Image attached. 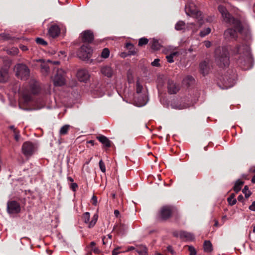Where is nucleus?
<instances>
[{
  "label": "nucleus",
  "mask_w": 255,
  "mask_h": 255,
  "mask_svg": "<svg viewBox=\"0 0 255 255\" xmlns=\"http://www.w3.org/2000/svg\"><path fill=\"white\" fill-rule=\"evenodd\" d=\"M218 10L221 13L224 20L234 27V28H228L225 31V38L229 40L236 39L238 36V32H240L242 30L240 21L232 17L225 6L222 5H219Z\"/></svg>",
  "instance_id": "obj_1"
},
{
  "label": "nucleus",
  "mask_w": 255,
  "mask_h": 255,
  "mask_svg": "<svg viewBox=\"0 0 255 255\" xmlns=\"http://www.w3.org/2000/svg\"><path fill=\"white\" fill-rule=\"evenodd\" d=\"M235 54L240 55L237 62L243 69H247L252 61V57L248 47L244 45L237 46Z\"/></svg>",
  "instance_id": "obj_2"
},
{
  "label": "nucleus",
  "mask_w": 255,
  "mask_h": 255,
  "mask_svg": "<svg viewBox=\"0 0 255 255\" xmlns=\"http://www.w3.org/2000/svg\"><path fill=\"white\" fill-rule=\"evenodd\" d=\"M217 64L221 67L228 66L230 63L228 49L226 47H217L215 51Z\"/></svg>",
  "instance_id": "obj_3"
},
{
  "label": "nucleus",
  "mask_w": 255,
  "mask_h": 255,
  "mask_svg": "<svg viewBox=\"0 0 255 255\" xmlns=\"http://www.w3.org/2000/svg\"><path fill=\"white\" fill-rule=\"evenodd\" d=\"M185 11L187 15L195 17L199 21L202 19L201 11H199L195 3L190 2L185 5Z\"/></svg>",
  "instance_id": "obj_4"
},
{
  "label": "nucleus",
  "mask_w": 255,
  "mask_h": 255,
  "mask_svg": "<svg viewBox=\"0 0 255 255\" xmlns=\"http://www.w3.org/2000/svg\"><path fill=\"white\" fill-rule=\"evenodd\" d=\"M15 70L16 76L21 80H26L29 76V69L25 64H17L15 66Z\"/></svg>",
  "instance_id": "obj_5"
},
{
  "label": "nucleus",
  "mask_w": 255,
  "mask_h": 255,
  "mask_svg": "<svg viewBox=\"0 0 255 255\" xmlns=\"http://www.w3.org/2000/svg\"><path fill=\"white\" fill-rule=\"evenodd\" d=\"M54 85L55 86H61L65 84V73L61 69L57 70L56 74L53 78Z\"/></svg>",
  "instance_id": "obj_6"
},
{
  "label": "nucleus",
  "mask_w": 255,
  "mask_h": 255,
  "mask_svg": "<svg viewBox=\"0 0 255 255\" xmlns=\"http://www.w3.org/2000/svg\"><path fill=\"white\" fill-rule=\"evenodd\" d=\"M92 53V49L89 45L86 44L83 45L78 50L77 55L82 60H86L90 58Z\"/></svg>",
  "instance_id": "obj_7"
},
{
  "label": "nucleus",
  "mask_w": 255,
  "mask_h": 255,
  "mask_svg": "<svg viewBox=\"0 0 255 255\" xmlns=\"http://www.w3.org/2000/svg\"><path fill=\"white\" fill-rule=\"evenodd\" d=\"M36 145L29 141L24 142L22 146V153L27 157L31 156L36 151Z\"/></svg>",
  "instance_id": "obj_8"
},
{
  "label": "nucleus",
  "mask_w": 255,
  "mask_h": 255,
  "mask_svg": "<svg viewBox=\"0 0 255 255\" xmlns=\"http://www.w3.org/2000/svg\"><path fill=\"white\" fill-rule=\"evenodd\" d=\"M90 218V214L89 212H85L83 214L82 216V220L85 223H89L88 227L89 228H93L96 222H97L98 215L97 214H95L92 217V220L90 222H89Z\"/></svg>",
  "instance_id": "obj_9"
},
{
  "label": "nucleus",
  "mask_w": 255,
  "mask_h": 255,
  "mask_svg": "<svg viewBox=\"0 0 255 255\" xmlns=\"http://www.w3.org/2000/svg\"><path fill=\"white\" fill-rule=\"evenodd\" d=\"M7 210L9 213H18L20 211V207L15 201H9L7 205Z\"/></svg>",
  "instance_id": "obj_10"
},
{
  "label": "nucleus",
  "mask_w": 255,
  "mask_h": 255,
  "mask_svg": "<svg viewBox=\"0 0 255 255\" xmlns=\"http://www.w3.org/2000/svg\"><path fill=\"white\" fill-rule=\"evenodd\" d=\"M77 77L80 81L86 82L90 78V75L87 70L82 69L78 71Z\"/></svg>",
  "instance_id": "obj_11"
},
{
  "label": "nucleus",
  "mask_w": 255,
  "mask_h": 255,
  "mask_svg": "<svg viewBox=\"0 0 255 255\" xmlns=\"http://www.w3.org/2000/svg\"><path fill=\"white\" fill-rule=\"evenodd\" d=\"M172 213V208L170 206H166L162 207L160 211L161 218L163 220L168 219Z\"/></svg>",
  "instance_id": "obj_12"
},
{
  "label": "nucleus",
  "mask_w": 255,
  "mask_h": 255,
  "mask_svg": "<svg viewBox=\"0 0 255 255\" xmlns=\"http://www.w3.org/2000/svg\"><path fill=\"white\" fill-rule=\"evenodd\" d=\"M60 32V28L56 24H53L50 26L48 29V34L52 38L57 37Z\"/></svg>",
  "instance_id": "obj_13"
},
{
  "label": "nucleus",
  "mask_w": 255,
  "mask_h": 255,
  "mask_svg": "<svg viewBox=\"0 0 255 255\" xmlns=\"http://www.w3.org/2000/svg\"><path fill=\"white\" fill-rule=\"evenodd\" d=\"M194 25L193 23H188L187 25L183 21H179L175 24V28L177 30H184L186 28L192 29V26Z\"/></svg>",
  "instance_id": "obj_14"
},
{
  "label": "nucleus",
  "mask_w": 255,
  "mask_h": 255,
  "mask_svg": "<svg viewBox=\"0 0 255 255\" xmlns=\"http://www.w3.org/2000/svg\"><path fill=\"white\" fill-rule=\"evenodd\" d=\"M82 40L84 42H91L94 39V34L92 31L88 30L82 33Z\"/></svg>",
  "instance_id": "obj_15"
},
{
  "label": "nucleus",
  "mask_w": 255,
  "mask_h": 255,
  "mask_svg": "<svg viewBox=\"0 0 255 255\" xmlns=\"http://www.w3.org/2000/svg\"><path fill=\"white\" fill-rule=\"evenodd\" d=\"M168 93L170 94H176L179 90L178 85H176L173 81L169 80L167 86Z\"/></svg>",
  "instance_id": "obj_16"
},
{
  "label": "nucleus",
  "mask_w": 255,
  "mask_h": 255,
  "mask_svg": "<svg viewBox=\"0 0 255 255\" xmlns=\"http://www.w3.org/2000/svg\"><path fill=\"white\" fill-rule=\"evenodd\" d=\"M134 102L136 106L138 107H142L144 106L147 103V98L145 95L141 94L140 96L134 97Z\"/></svg>",
  "instance_id": "obj_17"
},
{
  "label": "nucleus",
  "mask_w": 255,
  "mask_h": 255,
  "mask_svg": "<svg viewBox=\"0 0 255 255\" xmlns=\"http://www.w3.org/2000/svg\"><path fill=\"white\" fill-rule=\"evenodd\" d=\"M101 73L108 77H111L114 74L113 69L109 66H105L101 68Z\"/></svg>",
  "instance_id": "obj_18"
},
{
  "label": "nucleus",
  "mask_w": 255,
  "mask_h": 255,
  "mask_svg": "<svg viewBox=\"0 0 255 255\" xmlns=\"http://www.w3.org/2000/svg\"><path fill=\"white\" fill-rule=\"evenodd\" d=\"M200 70L203 75H207L209 71V63L205 61L201 62L200 64Z\"/></svg>",
  "instance_id": "obj_19"
},
{
  "label": "nucleus",
  "mask_w": 255,
  "mask_h": 255,
  "mask_svg": "<svg viewBox=\"0 0 255 255\" xmlns=\"http://www.w3.org/2000/svg\"><path fill=\"white\" fill-rule=\"evenodd\" d=\"M180 239L187 241H191L194 239V236L190 233L185 231H181L180 234Z\"/></svg>",
  "instance_id": "obj_20"
},
{
  "label": "nucleus",
  "mask_w": 255,
  "mask_h": 255,
  "mask_svg": "<svg viewBox=\"0 0 255 255\" xmlns=\"http://www.w3.org/2000/svg\"><path fill=\"white\" fill-rule=\"evenodd\" d=\"M97 139L107 147H110L111 146V141L104 135H99L97 136Z\"/></svg>",
  "instance_id": "obj_21"
},
{
  "label": "nucleus",
  "mask_w": 255,
  "mask_h": 255,
  "mask_svg": "<svg viewBox=\"0 0 255 255\" xmlns=\"http://www.w3.org/2000/svg\"><path fill=\"white\" fill-rule=\"evenodd\" d=\"M8 77V70L5 68H0V82H5Z\"/></svg>",
  "instance_id": "obj_22"
},
{
  "label": "nucleus",
  "mask_w": 255,
  "mask_h": 255,
  "mask_svg": "<svg viewBox=\"0 0 255 255\" xmlns=\"http://www.w3.org/2000/svg\"><path fill=\"white\" fill-rule=\"evenodd\" d=\"M234 84L235 81L234 79L231 78L227 79L226 77L224 78V87L223 89H228L231 88L234 86Z\"/></svg>",
  "instance_id": "obj_23"
},
{
  "label": "nucleus",
  "mask_w": 255,
  "mask_h": 255,
  "mask_svg": "<svg viewBox=\"0 0 255 255\" xmlns=\"http://www.w3.org/2000/svg\"><path fill=\"white\" fill-rule=\"evenodd\" d=\"M180 55V53L177 51L171 52L169 55L166 56V58L169 63H173L174 62V58L177 57Z\"/></svg>",
  "instance_id": "obj_24"
},
{
  "label": "nucleus",
  "mask_w": 255,
  "mask_h": 255,
  "mask_svg": "<svg viewBox=\"0 0 255 255\" xmlns=\"http://www.w3.org/2000/svg\"><path fill=\"white\" fill-rule=\"evenodd\" d=\"M39 61L41 62V72L44 75H47L49 71V67L47 64L44 62L43 60L40 59Z\"/></svg>",
  "instance_id": "obj_25"
},
{
  "label": "nucleus",
  "mask_w": 255,
  "mask_h": 255,
  "mask_svg": "<svg viewBox=\"0 0 255 255\" xmlns=\"http://www.w3.org/2000/svg\"><path fill=\"white\" fill-rule=\"evenodd\" d=\"M171 106L172 108L178 109V110H182L184 109L187 108L189 107L190 106L188 104H175V103H172L171 104Z\"/></svg>",
  "instance_id": "obj_26"
},
{
  "label": "nucleus",
  "mask_w": 255,
  "mask_h": 255,
  "mask_svg": "<svg viewBox=\"0 0 255 255\" xmlns=\"http://www.w3.org/2000/svg\"><path fill=\"white\" fill-rule=\"evenodd\" d=\"M204 250L205 252L210 253L212 251V245L209 241H205L204 243Z\"/></svg>",
  "instance_id": "obj_27"
},
{
  "label": "nucleus",
  "mask_w": 255,
  "mask_h": 255,
  "mask_svg": "<svg viewBox=\"0 0 255 255\" xmlns=\"http://www.w3.org/2000/svg\"><path fill=\"white\" fill-rule=\"evenodd\" d=\"M244 183V182L240 180H237L234 186V190L236 192H238L240 191Z\"/></svg>",
  "instance_id": "obj_28"
},
{
  "label": "nucleus",
  "mask_w": 255,
  "mask_h": 255,
  "mask_svg": "<svg viewBox=\"0 0 255 255\" xmlns=\"http://www.w3.org/2000/svg\"><path fill=\"white\" fill-rule=\"evenodd\" d=\"M70 128V126L69 125H64L61 128L60 130H59V134L60 135H65L68 133V130Z\"/></svg>",
  "instance_id": "obj_29"
},
{
  "label": "nucleus",
  "mask_w": 255,
  "mask_h": 255,
  "mask_svg": "<svg viewBox=\"0 0 255 255\" xmlns=\"http://www.w3.org/2000/svg\"><path fill=\"white\" fill-rule=\"evenodd\" d=\"M126 47L129 49L128 55H133L136 54V51L132 44L128 43L126 44Z\"/></svg>",
  "instance_id": "obj_30"
},
{
  "label": "nucleus",
  "mask_w": 255,
  "mask_h": 255,
  "mask_svg": "<svg viewBox=\"0 0 255 255\" xmlns=\"http://www.w3.org/2000/svg\"><path fill=\"white\" fill-rule=\"evenodd\" d=\"M136 252L139 255H147V249L144 246H141L139 248L136 250Z\"/></svg>",
  "instance_id": "obj_31"
},
{
  "label": "nucleus",
  "mask_w": 255,
  "mask_h": 255,
  "mask_svg": "<svg viewBox=\"0 0 255 255\" xmlns=\"http://www.w3.org/2000/svg\"><path fill=\"white\" fill-rule=\"evenodd\" d=\"M161 45L158 40L153 39L152 41L151 48L154 50H158L160 49Z\"/></svg>",
  "instance_id": "obj_32"
},
{
  "label": "nucleus",
  "mask_w": 255,
  "mask_h": 255,
  "mask_svg": "<svg viewBox=\"0 0 255 255\" xmlns=\"http://www.w3.org/2000/svg\"><path fill=\"white\" fill-rule=\"evenodd\" d=\"M194 80V79L192 76H188L186 77H185L184 78V79L183 80V83H184V84H185L188 86H189L191 84H192L193 83Z\"/></svg>",
  "instance_id": "obj_33"
},
{
  "label": "nucleus",
  "mask_w": 255,
  "mask_h": 255,
  "mask_svg": "<svg viewBox=\"0 0 255 255\" xmlns=\"http://www.w3.org/2000/svg\"><path fill=\"white\" fill-rule=\"evenodd\" d=\"M23 98L24 102L26 104L32 101V96L29 94H23Z\"/></svg>",
  "instance_id": "obj_34"
},
{
  "label": "nucleus",
  "mask_w": 255,
  "mask_h": 255,
  "mask_svg": "<svg viewBox=\"0 0 255 255\" xmlns=\"http://www.w3.org/2000/svg\"><path fill=\"white\" fill-rule=\"evenodd\" d=\"M31 92L34 94H37L38 93L39 89L36 83H34L30 86Z\"/></svg>",
  "instance_id": "obj_35"
},
{
  "label": "nucleus",
  "mask_w": 255,
  "mask_h": 255,
  "mask_svg": "<svg viewBox=\"0 0 255 255\" xmlns=\"http://www.w3.org/2000/svg\"><path fill=\"white\" fill-rule=\"evenodd\" d=\"M143 89L142 86L140 83L139 80H137L136 83V92L137 94H141V91Z\"/></svg>",
  "instance_id": "obj_36"
},
{
  "label": "nucleus",
  "mask_w": 255,
  "mask_h": 255,
  "mask_svg": "<svg viewBox=\"0 0 255 255\" xmlns=\"http://www.w3.org/2000/svg\"><path fill=\"white\" fill-rule=\"evenodd\" d=\"M228 201L229 202V204L233 206L235 205L236 203L237 200L235 198V195L234 194H232L228 198Z\"/></svg>",
  "instance_id": "obj_37"
},
{
  "label": "nucleus",
  "mask_w": 255,
  "mask_h": 255,
  "mask_svg": "<svg viewBox=\"0 0 255 255\" xmlns=\"http://www.w3.org/2000/svg\"><path fill=\"white\" fill-rule=\"evenodd\" d=\"M109 55L110 50L107 48H104L101 53V57L103 58H108L109 56Z\"/></svg>",
  "instance_id": "obj_38"
},
{
  "label": "nucleus",
  "mask_w": 255,
  "mask_h": 255,
  "mask_svg": "<svg viewBox=\"0 0 255 255\" xmlns=\"http://www.w3.org/2000/svg\"><path fill=\"white\" fill-rule=\"evenodd\" d=\"M211 32V28L209 27H207L206 29L200 31V35L201 37H204L206 35H208Z\"/></svg>",
  "instance_id": "obj_39"
},
{
  "label": "nucleus",
  "mask_w": 255,
  "mask_h": 255,
  "mask_svg": "<svg viewBox=\"0 0 255 255\" xmlns=\"http://www.w3.org/2000/svg\"><path fill=\"white\" fill-rule=\"evenodd\" d=\"M19 50L16 47H12L11 49L7 50V53L11 55H16L18 54Z\"/></svg>",
  "instance_id": "obj_40"
},
{
  "label": "nucleus",
  "mask_w": 255,
  "mask_h": 255,
  "mask_svg": "<svg viewBox=\"0 0 255 255\" xmlns=\"http://www.w3.org/2000/svg\"><path fill=\"white\" fill-rule=\"evenodd\" d=\"M243 192L245 194V196L246 198H249L251 195V192L249 190L247 186H245L244 187V189H243Z\"/></svg>",
  "instance_id": "obj_41"
},
{
  "label": "nucleus",
  "mask_w": 255,
  "mask_h": 255,
  "mask_svg": "<svg viewBox=\"0 0 255 255\" xmlns=\"http://www.w3.org/2000/svg\"><path fill=\"white\" fill-rule=\"evenodd\" d=\"M148 42V40L145 38H141L139 39L138 45L139 46H142L143 45L146 44Z\"/></svg>",
  "instance_id": "obj_42"
},
{
  "label": "nucleus",
  "mask_w": 255,
  "mask_h": 255,
  "mask_svg": "<svg viewBox=\"0 0 255 255\" xmlns=\"http://www.w3.org/2000/svg\"><path fill=\"white\" fill-rule=\"evenodd\" d=\"M188 251L190 252L189 255H196L197 254L196 251L193 246H189Z\"/></svg>",
  "instance_id": "obj_43"
},
{
  "label": "nucleus",
  "mask_w": 255,
  "mask_h": 255,
  "mask_svg": "<svg viewBox=\"0 0 255 255\" xmlns=\"http://www.w3.org/2000/svg\"><path fill=\"white\" fill-rule=\"evenodd\" d=\"M99 167L102 172L103 173L106 172L105 165L102 160H100L99 161Z\"/></svg>",
  "instance_id": "obj_44"
},
{
  "label": "nucleus",
  "mask_w": 255,
  "mask_h": 255,
  "mask_svg": "<svg viewBox=\"0 0 255 255\" xmlns=\"http://www.w3.org/2000/svg\"><path fill=\"white\" fill-rule=\"evenodd\" d=\"M36 42L37 43L42 45H45L47 44V42L44 39L41 38H37L36 39Z\"/></svg>",
  "instance_id": "obj_45"
},
{
  "label": "nucleus",
  "mask_w": 255,
  "mask_h": 255,
  "mask_svg": "<svg viewBox=\"0 0 255 255\" xmlns=\"http://www.w3.org/2000/svg\"><path fill=\"white\" fill-rule=\"evenodd\" d=\"M160 60L159 59H155L152 63L151 65L153 66L159 67L160 66Z\"/></svg>",
  "instance_id": "obj_46"
},
{
  "label": "nucleus",
  "mask_w": 255,
  "mask_h": 255,
  "mask_svg": "<svg viewBox=\"0 0 255 255\" xmlns=\"http://www.w3.org/2000/svg\"><path fill=\"white\" fill-rule=\"evenodd\" d=\"M9 38V36L8 34L5 33H2L0 34V40H7Z\"/></svg>",
  "instance_id": "obj_47"
},
{
  "label": "nucleus",
  "mask_w": 255,
  "mask_h": 255,
  "mask_svg": "<svg viewBox=\"0 0 255 255\" xmlns=\"http://www.w3.org/2000/svg\"><path fill=\"white\" fill-rule=\"evenodd\" d=\"M125 226L123 225H117L114 227V229L117 230L119 233H121V230L124 229Z\"/></svg>",
  "instance_id": "obj_48"
},
{
  "label": "nucleus",
  "mask_w": 255,
  "mask_h": 255,
  "mask_svg": "<svg viewBox=\"0 0 255 255\" xmlns=\"http://www.w3.org/2000/svg\"><path fill=\"white\" fill-rule=\"evenodd\" d=\"M182 231H174L172 233V235L175 237H180V234Z\"/></svg>",
  "instance_id": "obj_49"
},
{
  "label": "nucleus",
  "mask_w": 255,
  "mask_h": 255,
  "mask_svg": "<svg viewBox=\"0 0 255 255\" xmlns=\"http://www.w3.org/2000/svg\"><path fill=\"white\" fill-rule=\"evenodd\" d=\"M120 248L115 249L112 252V255H118L120 254Z\"/></svg>",
  "instance_id": "obj_50"
},
{
  "label": "nucleus",
  "mask_w": 255,
  "mask_h": 255,
  "mask_svg": "<svg viewBox=\"0 0 255 255\" xmlns=\"http://www.w3.org/2000/svg\"><path fill=\"white\" fill-rule=\"evenodd\" d=\"M70 188L72 190L75 191L78 188V185L76 183H72L70 185Z\"/></svg>",
  "instance_id": "obj_51"
},
{
  "label": "nucleus",
  "mask_w": 255,
  "mask_h": 255,
  "mask_svg": "<svg viewBox=\"0 0 255 255\" xmlns=\"http://www.w3.org/2000/svg\"><path fill=\"white\" fill-rule=\"evenodd\" d=\"M249 209L255 212V201H254L249 207Z\"/></svg>",
  "instance_id": "obj_52"
},
{
  "label": "nucleus",
  "mask_w": 255,
  "mask_h": 255,
  "mask_svg": "<svg viewBox=\"0 0 255 255\" xmlns=\"http://www.w3.org/2000/svg\"><path fill=\"white\" fill-rule=\"evenodd\" d=\"M92 204L94 205H96L97 203V198L96 196H93L92 198Z\"/></svg>",
  "instance_id": "obj_53"
},
{
  "label": "nucleus",
  "mask_w": 255,
  "mask_h": 255,
  "mask_svg": "<svg viewBox=\"0 0 255 255\" xmlns=\"http://www.w3.org/2000/svg\"><path fill=\"white\" fill-rule=\"evenodd\" d=\"M14 133V138H15V140L18 141L20 137V134H19V131L17 130L16 131V133Z\"/></svg>",
  "instance_id": "obj_54"
},
{
  "label": "nucleus",
  "mask_w": 255,
  "mask_h": 255,
  "mask_svg": "<svg viewBox=\"0 0 255 255\" xmlns=\"http://www.w3.org/2000/svg\"><path fill=\"white\" fill-rule=\"evenodd\" d=\"M91 250L95 254H99L100 253V250L98 248H97L96 247L93 248H92V249H91Z\"/></svg>",
  "instance_id": "obj_55"
},
{
  "label": "nucleus",
  "mask_w": 255,
  "mask_h": 255,
  "mask_svg": "<svg viewBox=\"0 0 255 255\" xmlns=\"http://www.w3.org/2000/svg\"><path fill=\"white\" fill-rule=\"evenodd\" d=\"M167 250L169 252H170L172 255L174 254V252L173 248L171 246H168L167 248Z\"/></svg>",
  "instance_id": "obj_56"
},
{
  "label": "nucleus",
  "mask_w": 255,
  "mask_h": 255,
  "mask_svg": "<svg viewBox=\"0 0 255 255\" xmlns=\"http://www.w3.org/2000/svg\"><path fill=\"white\" fill-rule=\"evenodd\" d=\"M205 45L206 47L209 48L211 46V42L209 41H205L204 42Z\"/></svg>",
  "instance_id": "obj_57"
},
{
  "label": "nucleus",
  "mask_w": 255,
  "mask_h": 255,
  "mask_svg": "<svg viewBox=\"0 0 255 255\" xmlns=\"http://www.w3.org/2000/svg\"><path fill=\"white\" fill-rule=\"evenodd\" d=\"M20 49L21 50H22L23 51H25L28 50L27 47L26 46H25V45H20Z\"/></svg>",
  "instance_id": "obj_58"
},
{
  "label": "nucleus",
  "mask_w": 255,
  "mask_h": 255,
  "mask_svg": "<svg viewBox=\"0 0 255 255\" xmlns=\"http://www.w3.org/2000/svg\"><path fill=\"white\" fill-rule=\"evenodd\" d=\"M108 239L106 237H104L102 238L103 243L104 245H106L108 243Z\"/></svg>",
  "instance_id": "obj_59"
},
{
  "label": "nucleus",
  "mask_w": 255,
  "mask_h": 255,
  "mask_svg": "<svg viewBox=\"0 0 255 255\" xmlns=\"http://www.w3.org/2000/svg\"><path fill=\"white\" fill-rule=\"evenodd\" d=\"M9 128L12 129L13 131V133H16V131H17V130L15 128L14 126H10L9 127Z\"/></svg>",
  "instance_id": "obj_60"
},
{
  "label": "nucleus",
  "mask_w": 255,
  "mask_h": 255,
  "mask_svg": "<svg viewBox=\"0 0 255 255\" xmlns=\"http://www.w3.org/2000/svg\"><path fill=\"white\" fill-rule=\"evenodd\" d=\"M114 214L115 216L117 217L120 215V212L118 210H115L114 211Z\"/></svg>",
  "instance_id": "obj_61"
},
{
  "label": "nucleus",
  "mask_w": 255,
  "mask_h": 255,
  "mask_svg": "<svg viewBox=\"0 0 255 255\" xmlns=\"http://www.w3.org/2000/svg\"><path fill=\"white\" fill-rule=\"evenodd\" d=\"M95 245H96V243L94 242H92L90 243V247H91V249H92V248L95 247Z\"/></svg>",
  "instance_id": "obj_62"
},
{
  "label": "nucleus",
  "mask_w": 255,
  "mask_h": 255,
  "mask_svg": "<svg viewBox=\"0 0 255 255\" xmlns=\"http://www.w3.org/2000/svg\"><path fill=\"white\" fill-rule=\"evenodd\" d=\"M135 249V248L134 247L130 246V247H128V248L127 249V251H130L134 250Z\"/></svg>",
  "instance_id": "obj_63"
},
{
  "label": "nucleus",
  "mask_w": 255,
  "mask_h": 255,
  "mask_svg": "<svg viewBox=\"0 0 255 255\" xmlns=\"http://www.w3.org/2000/svg\"><path fill=\"white\" fill-rule=\"evenodd\" d=\"M250 170L254 173H255V166L252 167L250 169Z\"/></svg>",
  "instance_id": "obj_64"
}]
</instances>
